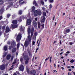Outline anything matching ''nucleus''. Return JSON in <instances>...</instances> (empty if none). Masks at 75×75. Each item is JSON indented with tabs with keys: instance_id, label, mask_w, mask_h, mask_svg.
<instances>
[{
	"instance_id": "41",
	"label": "nucleus",
	"mask_w": 75,
	"mask_h": 75,
	"mask_svg": "<svg viewBox=\"0 0 75 75\" xmlns=\"http://www.w3.org/2000/svg\"><path fill=\"white\" fill-rule=\"evenodd\" d=\"M6 27L5 26H4L2 28V29H3V30H4V29H5V28Z\"/></svg>"
},
{
	"instance_id": "43",
	"label": "nucleus",
	"mask_w": 75,
	"mask_h": 75,
	"mask_svg": "<svg viewBox=\"0 0 75 75\" xmlns=\"http://www.w3.org/2000/svg\"><path fill=\"white\" fill-rule=\"evenodd\" d=\"M16 63H17V62H16L15 61V62H14L13 63V64H16Z\"/></svg>"
},
{
	"instance_id": "30",
	"label": "nucleus",
	"mask_w": 75,
	"mask_h": 75,
	"mask_svg": "<svg viewBox=\"0 0 75 75\" xmlns=\"http://www.w3.org/2000/svg\"><path fill=\"white\" fill-rule=\"evenodd\" d=\"M35 42L33 41L32 42V45H35Z\"/></svg>"
},
{
	"instance_id": "64",
	"label": "nucleus",
	"mask_w": 75,
	"mask_h": 75,
	"mask_svg": "<svg viewBox=\"0 0 75 75\" xmlns=\"http://www.w3.org/2000/svg\"><path fill=\"white\" fill-rule=\"evenodd\" d=\"M13 68H11L10 69V70H11V69H13Z\"/></svg>"
},
{
	"instance_id": "8",
	"label": "nucleus",
	"mask_w": 75,
	"mask_h": 75,
	"mask_svg": "<svg viewBox=\"0 0 75 75\" xmlns=\"http://www.w3.org/2000/svg\"><path fill=\"white\" fill-rule=\"evenodd\" d=\"M38 14L39 15V16H40V15H41L42 14V13L41 12V11L39 9H38Z\"/></svg>"
},
{
	"instance_id": "18",
	"label": "nucleus",
	"mask_w": 75,
	"mask_h": 75,
	"mask_svg": "<svg viewBox=\"0 0 75 75\" xmlns=\"http://www.w3.org/2000/svg\"><path fill=\"white\" fill-rule=\"evenodd\" d=\"M16 48H14L12 50V53H14V52H16Z\"/></svg>"
},
{
	"instance_id": "62",
	"label": "nucleus",
	"mask_w": 75,
	"mask_h": 75,
	"mask_svg": "<svg viewBox=\"0 0 75 75\" xmlns=\"http://www.w3.org/2000/svg\"><path fill=\"white\" fill-rule=\"evenodd\" d=\"M64 69V68L63 67H62V69L63 70V69Z\"/></svg>"
},
{
	"instance_id": "61",
	"label": "nucleus",
	"mask_w": 75,
	"mask_h": 75,
	"mask_svg": "<svg viewBox=\"0 0 75 75\" xmlns=\"http://www.w3.org/2000/svg\"><path fill=\"white\" fill-rule=\"evenodd\" d=\"M35 20L36 21H37V18H35Z\"/></svg>"
},
{
	"instance_id": "15",
	"label": "nucleus",
	"mask_w": 75,
	"mask_h": 75,
	"mask_svg": "<svg viewBox=\"0 0 75 75\" xmlns=\"http://www.w3.org/2000/svg\"><path fill=\"white\" fill-rule=\"evenodd\" d=\"M10 57H11V55H10V54L8 55L7 56L6 58H7V59H10Z\"/></svg>"
},
{
	"instance_id": "37",
	"label": "nucleus",
	"mask_w": 75,
	"mask_h": 75,
	"mask_svg": "<svg viewBox=\"0 0 75 75\" xmlns=\"http://www.w3.org/2000/svg\"><path fill=\"white\" fill-rule=\"evenodd\" d=\"M6 53H4V54L3 55V57H6Z\"/></svg>"
},
{
	"instance_id": "50",
	"label": "nucleus",
	"mask_w": 75,
	"mask_h": 75,
	"mask_svg": "<svg viewBox=\"0 0 75 75\" xmlns=\"http://www.w3.org/2000/svg\"><path fill=\"white\" fill-rule=\"evenodd\" d=\"M66 53L67 54H70V52L67 51L66 52Z\"/></svg>"
},
{
	"instance_id": "6",
	"label": "nucleus",
	"mask_w": 75,
	"mask_h": 75,
	"mask_svg": "<svg viewBox=\"0 0 75 75\" xmlns=\"http://www.w3.org/2000/svg\"><path fill=\"white\" fill-rule=\"evenodd\" d=\"M33 25H34V27L35 28H36L37 27V23L35 22V20H33Z\"/></svg>"
},
{
	"instance_id": "40",
	"label": "nucleus",
	"mask_w": 75,
	"mask_h": 75,
	"mask_svg": "<svg viewBox=\"0 0 75 75\" xmlns=\"http://www.w3.org/2000/svg\"><path fill=\"white\" fill-rule=\"evenodd\" d=\"M52 5H51V4L50 5V8H52Z\"/></svg>"
},
{
	"instance_id": "24",
	"label": "nucleus",
	"mask_w": 75,
	"mask_h": 75,
	"mask_svg": "<svg viewBox=\"0 0 75 75\" xmlns=\"http://www.w3.org/2000/svg\"><path fill=\"white\" fill-rule=\"evenodd\" d=\"M28 59H28L26 60L25 62V64H28Z\"/></svg>"
},
{
	"instance_id": "17",
	"label": "nucleus",
	"mask_w": 75,
	"mask_h": 75,
	"mask_svg": "<svg viewBox=\"0 0 75 75\" xmlns=\"http://www.w3.org/2000/svg\"><path fill=\"white\" fill-rule=\"evenodd\" d=\"M33 4H35V6H38V5L36 2V1H35L34 0L33 1Z\"/></svg>"
},
{
	"instance_id": "28",
	"label": "nucleus",
	"mask_w": 75,
	"mask_h": 75,
	"mask_svg": "<svg viewBox=\"0 0 75 75\" xmlns=\"http://www.w3.org/2000/svg\"><path fill=\"white\" fill-rule=\"evenodd\" d=\"M69 44L71 45H72V44H74V42H70Z\"/></svg>"
},
{
	"instance_id": "31",
	"label": "nucleus",
	"mask_w": 75,
	"mask_h": 75,
	"mask_svg": "<svg viewBox=\"0 0 75 75\" xmlns=\"http://www.w3.org/2000/svg\"><path fill=\"white\" fill-rule=\"evenodd\" d=\"M42 10H43V11H45V8H44V7H42Z\"/></svg>"
},
{
	"instance_id": "34",
	"label": "nucleus",
	"mask_w": 75,
	"mask_h": 75,
	"mask_svg": "<svg viewBox=\"0 0 75 75\" xmlns=\"http://www.w3.org/2000/svg\"><path fill=\"white\" fill-rule=\"evenodd\" d=\"M3 4V1L0 0V4Z\"/></svg>"
},
{
	"instance_id": "14",
	"label": "nucleus",
	"mask_w": 75,
	"mask_h": 75,
	"mask_svg": "<svg viewBox=\"0 0 75 75\" xmlns=\"http://www.w3.org/2000/svg\"><path fill=\"white\" fill-rule=\"evenodd\" d=\"M45 20V16H43V19L41 21L42 23H44Z\"/></svg>"
},
{
	"instance_id": "54",
	"label": "nucleus",
	"mask_w": 75,
	"mask_h": 75,
	"mask_svg": "<svg viewBox=\"0 0 75 75\" xmlns=\"http://www.w3.org/2000/svg\"><path fill=\"white\" fill-rule=\"evenodd\" d=\"M19 21H21V18H20V20H19Z\"/></svg>"
},
{
	"instance_id": "2",
	"label": "nucleus",
	"mask_w": 75,
	"mask_h": 75,
	"mask_svg": "<svg viewBox=\"0 0 75 75\" xmlns=\"http://www.w3.org/2000/svg\"><path fill=\"white\" fill-rule=\"evenodd\" d=\"M21 38V33H19L16 38V41L18 42H19Z\"/></svg>"
},
{
	"instance_id": "53",
	"label": "nucleus",
	"mask_w": 75,
	"mask_h": 75,
	"mask_svg": "<svg viewBox=\"0 0 75 75\" xmlns=\"http://www.w3.org/2000/svg\"><path fill=\"white\" fill-rule=\"evenodd\" d=\"M59 43H60V45H61L62 44V43H61V40H60Z\"/></svg>"
},
{
	"instance_id": "59",
	"label": "nucleus",
	"mask_w": 75,
	"mask_h": 75,
	"mask_svg": "<svg viewBox=\"0 0 75 75\" xmlns=\"http://www.w3.org/2000/svg\"><path fill=\"white\" fill-rule=\"evenodd\" d=\"M13 59V57L12 56L11 57V60H12V59Z\"/></svg>"
},
{
	"instance_id": "19",
	"label": "nucleus",
	"mask_w": 75,
	"mask_h": 75,
	"mask_svg": "<svg viewBox=\"0 0 75 75\" xmlns=\"http://www.w3.org/2000/svg\"><path fill=\"white\" fill-rule=\"evenodd\" d=\"M22 1H23V0H20V1H19V3H20L21 4H24V1H23L22 2H21Z\"/></svg>"
},
{
	"instance_id": "48",
	"label": "nucleus",
	"mask_w": 75,
	"mask_h": 75,
	"mask_svg": "<svg viewBox=\"0 0 75 75\" xmlns=\"http://www.w3.org/2000/svg\"><path fill=\"white\" fill-rule=\"evenodd\" d=\"M71 67L73 69H74V66H71Z\"/></svg>"
},
{
	"instance_id": "10",
	"label": "nucleus",
	"mask_w": 75,
	"mask_h": 75,
	"mask_svg": "<svg viewBox=\"0 0 75 75\" xmlns=\"http://www.w3.org/2000/svg\"><path fill=\"white\" fill-rule=\"evenodd\" d=\"M38 15V10H36L34 12V16H37Z\"/></svg>"
},
{
	"instance_id": "9",
	"label": "nucleus",
	"mask_w": 75,
	"mask_h": 75,
	"mask_svg": "<svg viewBox=\"0 0 75 75\" xmlns=\"http://www.w3.org/2000/svg\"><path fill=\"white\" fill-rule=\"evenodd\" d=\"M5 69V65H4L3 64L2 65L0 66V69L1 70H3V69Z\"/></svg>"
},
{
	"instance_id": "21",
	"label": "nucleus",
	"mask_w": 75,
	"mask_h": 75,
	"mask_svg": "<svg viewBox=\"0 0 75 75\" xmlns=\"http://www.w3.org/2000/svg\"><path fill=\"white\" fill-rule=\"evenodd\" d=\"M34 10H35V7L33 6L32 8V11L33 12V11H34Z\"/></svg>"
},
{
	"instance_id": "38",
	"label": "nucleus",
	"mask_w": 75,
	"mask_h": 75,
	"mask_svg": "<svg viewBox=\"0 0 75 75\" xmlns=\"http://www.w3.org/2000/svg\"><path fill=\"white\" fill-rule=\"evenodd\" d=\"M51 59H52V57H51L50 58V62H51Z\"/></svg>"
},
{
	"instance_id": "39",
	"label": "nucleus",
	"mask_w": 75,
	"mask_h": 75,
	"mask_svg": "<svg viewBox=\"0 0 75 75\" xmlns=\"http://www.w3.org/2000/svg\"><path fill=\"white\" fill-rule=\"evenodd\" d=\"M49 58H50V57H48L47 58H46L45 61H47Z\"/></svg>"
},
{
	"instance_id": "27",
	"label": "nucleus",
	"mask_w": 75,
	"mask_h": 75,
	"mask_svg": "<svg viewBox=\"0 0 75 75\" xmlns=\"http://www.w3.org/2000/svg\"><path fill=\"white\" fill-rule=\"evenodd\" d=\"M19 47H20V43H18L17 45V47L18 48H19Z\"/></svg>"
},
{
	"instance_id": "33",
	"label": "nucleus",
	"mask_w": 75,
	"mask_h": 75,
	"mask_svg": "<svg viewBox=\"0 0 75 75\" xmlns=\"http://www.w3.org/2000/svg\"><path fill=\"white\" fill-rule=\"evenodd\" d=\"M49 1L50 3H53L54 2V1L53 0H49Z\"/></svg>"
},
{
	"instance_id": "52",
	"label": "nucleus",
	"mask_w": 75,
	"mask_h": 75,
	"mask_svg": "<svg viewBox=\"0 0 75 75\" xmlns=\"http://www.w3.org/2000/svg\"><path fill=\"white\" fill-rule=\"evenodd\" d=\"M1 19H2V16H0V20H1Z\"/></svg>"
},
{
	"instance_id": "42",
	"label": "nucleus",
	"mask_w": 75,
	"mask_h": 75,
	"mask_svg": "<svg viewBox=\"0 0 75 75\" xmlns=\"http://www.w3.org/2000/svg\"><path fill=\"white\" fill-rule=\"evenodd\" d=\"M23 58H21V59H20V61L21 62H22V61H23Z\"/></svg>"
},
{
	"instance_id": "36",
	"label": "nucleus",
	"mask_w": 75,
	"mask_h": 75,
	"mask_svg": "<svg viewBox=\"0 0 75 75\" xmlns=\"http://www.w3.org/2000/svg\"><path fill=\"white\" fill-rule=\"evenodd\" d=\"M24 29H23V28H22V26H21V27H20V30L21 31H22V30H23Z\"/></svg>"
},
{
	"instance_id": "60",
	"label": "nucleus",
	"mask_w": 75,
	"mask_h": 75,
	"mask_svg": "<svg viewBox=\"0 0 75 75\" xmlns=\"http://www.w3.org/2000/svg\"><path fill=\"white\" fill-rule=\"evenodd\" d=\"M50 68L51 70H52V66H50Z\"/></svg>"
},
{
	"instance_id": "3",
	"label": "nucleus",
	"mask_w": 75,
	"mask_h": 75,
	"mask_svg": "<svg viewBox=\"0 0 75 75\" xmlns=\"http://www.w3.org/2000/svg\"><path fill=\"white\" fill-rule=\"evenodd\" d=\"M15 47H16V42L13 41L12 42L11 46L9 47V50H11V48H13Z\"/></svg>"
},
{
	"instance_id": "57",
	"label": "nucleus",
	"mask_w": 75,
	"mask_h": 75,
	"mask_svg": "<svg viewBox=\"0 0 75 75\" xmlns=\"http://www.w3.org/2000/svg\"><path fill=\"white\" fill-rule=\"evenodd\" d=\"M29 54L30 56H32V54H31V53H29Z\"/></svg>"
},
{
	"instance_id": "1",
	"label": "nucleus",
	"mask_w": 75,
	"mask_h": 75,
	"mask_svg": "<svg viewBox=\"0 0 75 75\" xmlns=\"http://www.w3.org/2000/svg\"><path fill=\"white\" fill-rule=\"evenodd\" d=\"M31 26H29L28 29V36L27 37V40L25 42L24 45L25 47H28V44L30 43L31 41V38L33 35V34L34 33V28H32L31 31V36H30V33H31V30H30V28Z\"/></svg>"
},
{
	"instance_id": "22",
	"label": "nucleus",
	"mask_w": 75,
	"mask_h": 75,
	"mask_svg": "<svg viewBox=\"0 0 75 75\" xmlns=\"http://www.w3.org/2000/svg\"><path fill=\"white\" fill-rule=\"evenodd\" d=\"M38 28H41V24H40V22H38Z\"/></svg>"
},
{
	"instance_id": "7",
	"label": "nucleus",
	"mask_w": 75,
	"mask_h": 75,
	"mask_svg": "<svg viewBox=\"0 0 75 75\" xmlns=\"http://www.w3.org/2000/svg\"><path fill=\"white\" fill-rule=\"evenodd\" d=\"M31 20L30 19H28L27 20V24L28 25H30L31 24Z\"/></svg>"
},
{
	"instance_id": "47",
	"label": "nucleus",
	"mask_w": 75,
	"mask_h": 75,
	"mask_svg": "<svg viewBox=\"0 0 75 75\" xmlns=\"http://www.w3.org/2000/svg\"><path fill=\"white\" fill-rule=\"evenodd\" d=\"M34 35L35 37H36V36H37V33H34Z\"/></svg>"
},
{
	"instance_id": "46",
	"label": "nucleus",
	"mask_w": 75,
	"mask_h": 75,
	"mask_svg": "<svg viewBox=\"0 0 75 75\" xmlns=\"http://www.w3.org/2000/svg\"><path fill=\"white\" fill-rule=\"evenodd\" d=\"M42 26L43 28H44V24H43L42 25Z\"/></svg>"
},
{
	"instance_id": "13",
	"label": "nucleus",
	"mask_w": 75,
	"mask_h": 75,
	"mask_svg": "<svg viewBox=\"0 0 75 75\" xmlns=\"http://www.w3.org/2000/svg\"><path fill=\"white\" fill-rule=\"evenodd\" d=\"M18 27V25H12V28H16Z\"/></svg>"
},
{
	"instance_id": "63",
	"label": "nucleus",
	"mask_w": 75,
	"mask_h": 75,
	"mask_svg": "<svg viewBox=\"0 0 75 75\" xmlns=\"http://www.w3.org/2000/svg\"><path fill=\"white\" fill-rule=\"evenodd\" d=\"M72 72H73V74H74V75H75V72L74 71H72Z\"/></svg>"
},
{
	"instance_id": "26",
	"label": "nucleus",
	"mask_w": 75,
	"mask_h": 75,
	"mask_svg": "<svg viewBox=\"0 0 75 75\" xmlns=\"http://www.w3.org/2000/svg\"><path fill=\"white\" fill-rule=\"evenodd\" d=\"M56 56H57V57H58V56H59V53H58V52H57V53H56Z\"/></svg>"
},
{
	"instance_id": "4",
	"label": "nucleus",
	"mask_w": 75,
	"mask_h": 75,
	"mask_svg": "<svg viewBox=\"0 0 75 75\" xmlns=\"http://www.w3.org/2000/svg\"><path fill=\"white\" fill-rule=\"evenodd\" d=\"M30 74L33 75H38V74L36 73V71L35 70H31Z\"/></svg>"
},
{
	"instance_id": "29",
	"label": "nucleus",
	"mask_w": 75,
	"mask_h": 75,
	"mask_svg": "<svg viewBox=\"0 0 75 75\" xmlns=\"http://www.w3.org/2000/svg\"><path fill=\"white\" fill-rule=\"evenodd\" d=\"M10 16H11V14H8L7 15V18H9V17H10Z\"/></svg>"
},
{
	"instance_id": "35",
	"label": "nucleus",
	"mask_w": 75,
	"mask_h": 75,
	"mask_svg": "<svg viewBox=\"0 0 75 75\" xmlns=\"http://www.w3.org/2000/svg\"><path fill=\"white\" fill-rule=\"evenodd\" d=\"M43 16H46V13L45 12H43Z\"/></svg>"
},
{
	"instance_id": "32",
	"label": "nucleus",
	"mask_w": 75,
	"mask_h": 75,
	"mask_svg": "<svg viewBox=\"0 0 75 75\" xmlns=\"http://www.w3.org/2000/svg\"><path fill=\"white\" fill-rule=\"evenodd\" d=\"M75 60H71L70 61V62L71 63H73V62H75Z\"/></svg>"
},
{
	"instance_id": "25",
	"label": "nucleus",
	"mask_w": 75,
	"mask_h": 75,
	"mask_svg": "<svg viewBox=\"0 0 75 75\" xmlns=\"http://www.w3.org/2000/svg\"><path fill=\"white\" fill-rule=\"evenodd\" d=\"M41 3L42 5H44V1H41Z\"/></svg>"
},
{
	"instance_id": "5",
	"label": "nucleus",
	"mask_w": 75,
	"mask_h": 75,
	"mask_svg": "<svg viewBox=\"0 0 75 75\" xmlns=\"http://www.w3.org/2000/svg\"><path fill=\"white\" fill-rule=\"evenodd\" d=\"M70 32V30L69 29H65L64 31V34H67V33H68Z\"/></svg>"
},
{
	"instance_id": "23",
	"label": "nucleus",
	"mask_w": 75,
	"mask_h": 75,
	"mask_svg": "<svg viewBox=\"0 0 75 75\" xmlns=\"http://www.w3.org/2000/svg\"><path fill=\"white\" fill-rule=\"evenodd\" d=\"M22 14V11L20 10L19 11V14L21 15Z\"/></svg>"
},
{
	"instance_id": "12",
	"label": "nucleus",
	"mask_w": 75,
	"mask_h": 75,
	"mask_svg": "<svg viewBox=\"0 0 75 75\" xmlns=\"http://www.w3.org/2000/svg\"><path fill=\"white\" fill-rule=\"evenodd\" d=\"M10 31V28H8V26H7L6 28V32L8 33Z\"/></svg>"
},
{
	"instance_id": "45",
	"label": "nucleus",
	"mask_w": 75,
	"mask_h": 75,
	"mask_svg": "<svg viewBox=\"0 0 75 75\" xmlns=\"http://www.w3.org/2000/svg\"><path fill=\"white\" fill-rule=\"evenodd\" d=\"M10 43H11L10 42L8 41V42L7 44H10Z\"/></svg>"
},
{
	"instance_id": "55",
	"label": "nucleus",
	"mask_w": 75,
	"mask_h": 75,
	"mask_svg": "<svg viewBox=\"0 0 75 75\" xmlns=\"http://www.w3.org/2000/svg\"><path fill=\"white\" fill-rule=\"evenodd\" d=\"M68 71H72V69H70L68 70Z\"/></svg>"
},
{
	"instance_id": "16",
	"label": "nucleus",
	"mask_w": 75,
	"mask_h": 75,
	"mask_svg": "<svg viewBox=\"0 0 75 75\" xmlns=\"http://www.w3.org/2000/svg\"><path fill=\"white\" fill-rule=\"evenodd\" d=\"M13 24H17V20H13L12 21Z\"/></svg>"
},
{
	"instance_id": "20",
	"label": "nucleus",
	"mask_w": 75,
	"mask_h": 75,
	"mask_svg": "<svg viewBox=\"0 0 75 75\" xmlns=\"http://www.w3.org/2000/svg\"><path fill=\"white\" fill-rule=\"evenodd\" d=\"M4 50L5 51H7V46H5L4 47Z\"/></svg>"
},
{
	"instance_id": "58",
	"label": "nucleus",
	"mask_w": 75,
	"mask_h": 75,
	"mask_svg": "<svg viewBox=\"0 0 75 75\" xmlns=\"http://www.w3.org/2000/svg\"><path fill=\"white\" fill-rule=\"evenodd\" d=\"M17 55H18V53H16V57H17Z\"/></svg>"
},
{
	"instance_id": "56",
	"label": "nucleus",
	"mask_w": 75,
	"mask_h": 75,
	"mask_svg": "<svg viewBox=\"0 0 75 75\" xmlns=\"http://www.w3.org/2000/svg\"><path fill=\"white\" fill-rule=\"evenodd\" d=\"M67 68L68 69L69 68H71V67L69 66H67Z\"/></svg>"
},
{
	"instance_id": "11",
	"label": "nucleus",
	"mask_w": 75,
	"mask_h": 75,
	"mask_svg": "<svg viewBox=\"0 0 75 75\" xmlns=\"http://www.w3.org/2000/svg\"><path fill=\"white\" fill-rule=\"evenodd\" d=\"M19 69L21 71H23L24 70V66L23 65H21L19 68Z\"/></svg>"
},
{
	"instance_id": "44",
	"label": "nucleus",
	"mask_w": 75,
	"mask_h": 75,
	"mask_svg": "<svg viewBox=\"0 0 75 75\" xmlns=\"http://www.w3.org/2000/svg\"><path fill=\"white\" fill-rule=\"evenodd\" d=\"M39 50V48H38V47L36 49V53L37 52V50Z\"/></svg>"
},
{
	"instance_id": "49",
	"label": "nucleus",
	"mask_w": 75,
	"mask_h": 75,
	"mask_svg": "<svg viewBox=\"0 0 75 75\" xmlns=\"http://www.w3.org/2000/svg\"><path fill=\"white\" fill-rule=\"evenodd\" d=\"M27 72H28V73H29V70H28V69H27Z\"/></svg>"
},
{
	"instance_id": "51",
	"label": "nucleus",
	"mask_w": 75,
	"mask_h": 75,
	"mask_svg": "<svg viewBox=\"0 0 75 75\" xmlns=\"http://www.w3.org/2000/svg\"><path fill=\"white\" fill-rule=\"evenodd\" d=\"M71 75V73H69H69H68V75Z\"/></svg>"
}]
</instances>
